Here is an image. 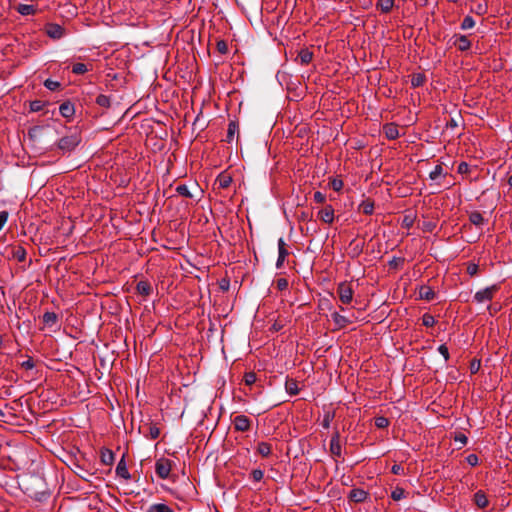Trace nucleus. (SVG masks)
Here are the masks:
<instances>
[{"instance_id":"ea45409f","label":"nucleus","mask_w":512,"mask_h":512,"mask_svg":"<svg viewBox=\"0 0 512 512\" xmlns=\"http://www.w3.org/2000/svg\"><path fill=\"white\" fill-rule=\"evenodd\" d=\"M443 173V168L441 165H436L434 169L430 172L429 177L432 180H436Z\"/></svg>"},{"instance_id":"a19ab883","label":"nucleus","mask_w":512,"mask_h":512,"mask_svg":"<svg viewBox=\"0 0 512 512\" xmlns=\"http://www.w3.org/2000/svg\"><path fill=\"white\" fill-rule=\"evenodd\" d=\"M256 374L254 372H248L244 375V382L246 385L250 386L256 382Z\"/></svg>"},{"instance_id":"3c124183","label":"nucleus","mask_w":512,"mask_h":512,"mask_svg":"<svg viewBox=\"0 0 512 512\" xmlns=\"http://www.w3.org/2000/svg\"><path fill=\"white\" fill-rule=\"evenodd\" d=\"M438 351L444 357L445 361L449 359V350L445 344L440 345Z\"/></svg>"},{"instance_id":"4468645a","label":"nucleus","mask_w":512,"mask_h":512,"mask_svg":"<svg viewBox=\"0 0 512 512\" xmlns=\"http://www.w3.org/2000/svg\"><path fill=\"white\" fill-rule=\"evenodd\" d=\"M419 298L420 299H423V300H426V301H432L435 299L436 297V294L434 292V290L430 287V286H427V285H423L419 288Z\"/></svg>"},{"instance_id":"a211bd4d","label":"nucleus","mask_w":512,"mask_h":512,"mask_svg":"<svg viewBox=\"0 0 512 512\" xmlns=\"http://www.w3.org/2000/svg\"><path fill=\"white\" fill-rule=\"evenodd\" d=\"M331 317L338 329L345 328L350 323L348 318L338 312L332 313Z\"/></svg>"},{"instance_id":"37998d69","label":"nucleus","mask_w":512,"mask_h":512,"mask_svg":"<svg viewBox=\"0 0 512 512\" xmlns=\"http://www.w3.org/2000/svg\"><path fill=\"white\" fill-rule=\"evenodd\" d=\"M330 186L334 191H340L343 188V181L338 178H334L330 181Z\"/></svg>"},{"instance_id":"cd10ccee","label":"nucleus","mask_w":512,"mask_h":512,"mask_svg":"<svg viewBox=\"0 0 512 512\" xmlns=\"http://www.w3.org/2000/svg\"><path fill=\"white\" fill-rule=\"evenodd\" d=\"M257 452L262 457H268L272 452V446L270 443L260 442V443H258V446H257Z\"/></svg>"},{"instance_id":"13d9d810","label":"nucleus","mask_w":512,"mask_h":512,"mask_svg":"<svg viewBox=\"0 0 512 512\" xmlns=\"http://www.w3.org/2000/svg\"><path fill=\"white\" fill-rule=\"evenodd\" d=\"M467 462L472 465V466H475L478 464V457L477 455L475 454H470L468 457H467Z\"/></svg>"},{"instance_id":"9b49d317","label":"nucleus","mask_w":512,"mask_h":512,"mask_svg":"<svg viewBox=\"0 0 512 512\" xmlns=\"http://www.w3.org/2000/svg\"><path fill=\"white\" fill-rule=\"evenodd\" d=\"M318 217L321 221L331 224L334 220V209L331 205H326L318 212Z\"/></svg>"},{"instance_id":"c756f323","label":"nucleus","mask_w":512,"mask_h":512,"mask_svg":"<svg viewBox=\"0 0 512 512\" xmlns=\"http://www.w3.org/2000/svg\"><path fill=\"white\" fill-rule=\"evenodd\" d=\"M147 512H174V510L164 503L153 504Z\"/></svg>"},{"instance_id":"dca6fc26","label":"nucleus","mask_w":512,"mask_h":512,"mask_svg":"<svg viewBox=\"0 0 512 512\" xmlns=\"http://www.w3.org/2000/svg\"><path fill=\"white\" fill-rule=\"evenodd\" d=\"M474 502L481 509L486 508L489 504L486 494L481 490L474 494Z\"/></svg>"},{"instance_id":"4be33fe9","label":"nucleus","mask_w":512,"mask_h":512,"mask_svg":"<svg viewBox=\"0 0 512 512\" xmlns=\"http://www.w3.org/2000/svg\"><path fill=\"white\" fill-rule=\"evenodd\" d=\"M312 58L313 53L308 49H302L297 56V59H299L302 65L309 64L312 61Z\"/></svg>"},{"instance_id":"0e129e2a","label":"nucleus","mask_w":512,"mask_h":512,"mask_svg":"<svg viewBox=\"0 0 512 512\" xmlns=\"http://www.w3.org/2000/svg\"><path fill=\"white\" fill-rule=\"evenodd\" d=\"M508 184L512 187V175L508 178Z\"/></svg>"},{"instance_id":"338daca9","label":"nucleus","mask_w":512,"mask_h":512,"mask_svg":"<svg viewBox=\"0 0 512 512\" xmlns=\"http://www.w3.org/2000/svg\"><path fill=\"white\" fill-rule=\"evenodd\" d=\"M136 390H137V395L139 394L138 390H139V386L137 385L136 387Z\"/></svg>"},{"instance_id":"4c0bfd02","label":"nucleus","mask_w":512,"mask_h":512,"mask_svg":"<svg viewBox=\"0 0 512 512\" xmlns=\"http://www.w3.org/2000/svg\"><path fill=\"white\" fill-rule=\"evenodd\" d=\"M44 102L41 100H34L30 102V111L31 112H39L43 109Z\"/></svg>"},{"instance_id":"7ed1b4c3","label":"nucleus","mask_w":512,"mask_h":512,"mask_svg":"<svg viewBox=\"0 0 512 512\" xmlns=\"http://www.w3.org/2000/svg\"><path fill=\"white\" fill-rule=\"evenodd\" d=\"M498 289L499 287L497 285L486 287L485 289L476 292L474 295V299L478 303L490 301L492 300L494 294L498 291Z\"/></svg>"},{"instance_id":"5fc2aeb1","label":"nucleus","mask_w":512,"mask_h":512,"mask_svg":"<svg viewBox=\"0 0 512 512\" xmlns=\"http://www.w3.org/2000/svg\"><path fill=\"white\" fill-rule=\"evenodd\" d=\"M469 171V165L466 162H461L458 165V172L461 174L467 173Z\"/></svg>"},{"instance_id":"a18cd8bd","label":"nucleus","mask_w":512,"mask_h":512,"mask_svg":"<svg viewBox=\"0 0 512 512\" xmlns=\"http://www.w3.org/2000/svg\"><path fill=\"white\" fill-rule=\"evenodd\" d=\"M216 49L221 54H226L228 51L227 43L224 40H220L216 44Z\"/></svg>"},{"instance_id":"473e14b6","label":"nucleus","mask_w":512,"mask_h":512,"mask_svg":"<svg viewBox=\"0 0 512 512\" xmlns=\"http://www.w3.org/2000/svg\"><path fill=\"white\" fill-rule=\"evenodd\" d=\"M424 81H425V76L423 74L419 73V74L413 75V77L411 79V84L413 87H419L424 84Z\"/></svg>"},{"instance_id":"69168bd1","label":"nucleus","mask_w":512,"mask_h":512,"mask_svg":"<svg viewBox=\"0 0 512 512\" xmlns=\"http://www.w3.org/2000/svg\"><path fill=\"white\" fill-rule=\"evenodd\" d=\"M134 169L130 167L129 173L130 175L133 173Z\"/></svg>"},{"instance_id":"e433bc0d","label":"nucleus","mask_w":512,"mask_h":512,"mask_svg":"<svg viewBox=\"0 0 512 512\" xmlns=\"http://www.w3.org/2000/svg\"><path fill=\"white\" fill-rule=\"evenodd\" d=\"M96 103L101 107H109L110 106V98L106 95H98L96 98Z\"/></svg>"},{"instance_id":"ddd939ff","label":"nucleus","mask_w":512,"mask_h":512,"mask_svg":"<svg viewBox=\"0 0 512 512\" xmlns=\"http://www.w3.org/2000/svg\"><path fill=\"white\" fill-rule=\"evenodd\" d=\"M383 132L389 140H394L399 137V129L395 123L385 124L383 127Z\"/></svg>"},{"instance_id":"f704fd0d","label":"nucleus","mask_w":512,"mask_h":512,"mask_svg":"<svg viewBox=\"0 0 512 512\" xmlns=\"http://www.w3.org/2000/svg\"><path fill=\"white\" fill-rule=\"evenodd\" d=\"M87 71H88V68L84 63H76L72 67V72L77 75L84 74Z\"/></svg>"},{"instance_id":"b1692460","label":"nucleus","mask_w":512,"mask_h":512,"mask_svg":"<svg viewBox=\"0 0 512 512\" xmlns=\"http://www.w3.org/2000/svg\"><path fill=\"white\" fill-rule=\"evenodd\" d=\"M469 220L475 226H482L485 223L483 215L478 211H473L469 214Z\"/></svg>"},{"instance_id":"c03bdc74","label":"nucleus","mask_w":512,"mask_h":512,"mask_svg":"<svg viewBox=\"0 0 512 512\" xmlns=\"http://www.w3.org/2000/svg\"><path fill=\"white\" fill-rule=\"evenodd\" d=\"M375 425L378 428H386L389 425V420L386 417L375 418Z\"/></svg>"},{"instance_id":"f257e3e1","label":"nucleus","mask_w":512,"mask_h":512,"mask_svg":"<svg viewBox=\"0 0 512 512\" xmlns=\"http://www.w3.org/2000/svg\"><path fill=\"white\" fill-rule=\"evenodd\" d=\"M80 141L81 139L76 133L65 136L58 141V148L63 152H70L79 145Z\"/></svg>"},{"instance_id":"20e7f679","label":"nucleus","mask_w":512,"mask_h":512,"mask_svg":"<svg viewBox=\"0 0 512 512\" xmlns=\"http://www.w3.org/2000/svg\"><path fill=\"white\" fill-rule=\"evenodd\" d=\"M136 294L141 297V301L145 300L152 293V285L151 282L146 279H141L137 281L135 286Z\"/></svg>"},{"instance_id":"7c9ffc66","label":"nucleus","mask_w":512,"mask_h":512,"mask_svg":"<svg viewBox=\"0 0 512 512\" xmlns=\"http://www.w3.org/2000/svg\"><path fill=\"white\" fill-rule=\"evenodd\" d=\"M394 5V0H378L377 8H379L383 13H388L392 9Z\"/></svg>"},{"instance_id":"5701e85b","label":"nucleus","mask_w":512,"mask_h":512,"mask_svg":"<svg viewBox=\"0 0 512 512\" xmlns=\"http://www.w3.org/2000/svg\"><path fill=\"white\" fill-rule=\"evenodd\" d=\"M57 321H58V316L54 312L47 311L42 316V322L45 325L53 326V325H55L57 323Z\"/></svg>"},{"instance_id":"de8ad7c7","label":"nucleus","mask_w":512,"mask_h":512,"mask_svg":"<svg viewBox=\"0 0 512 512\" xmlns=\"http://www.w3.org/2000/svg\"><path fill=\"white\" fill-rule=\"evenodd\" d=\"M263 476H264V472L261 469H254L251 472V477L254 481L258 482V481L262 480Z\"/></svg>"},{"instance_id":"2eb2a0df","label":"nucleus","mask_w":512,"mask_h":512,"mask_svg":"<svg viewBox=\"0 0 512 512\" xmlns=\"http://www.w3.org/2000/svg\"><path fill=\"white\" fill-rule=\"evenodd\" d=\"M454 45L457 46L460 51H467L471 47V42L467 36L459 35L456 37Z\"/></svg>"},{"instance_id":"1a4fd4ad","label":"nucleus","mask_w":512,"mask_h":512,"mask_svg":"<svg viewBox=\"0 0 512 512\" xmlns=\"http://www.w3.org/2000/svg\"><path fill=\"white\" fill-rule=\"evenodd\" d=\"M127 452H128V442L125 443V452L123 453L122 458L116 468L117 475L124 480L128 479V467L125 462V457L127 455Z\"/></svg>"},{"instance_id":"f3484780","label":"nucleus","mask_w":512,"mask_h":512,"mask_svg":"<svg viewBox=\"0 0 512 512\" xmlns=\"http://www.w3.org/2000/svg\"><path fill=\"white\" fill-rule=\"evenodd\" d=\"M232 183V177L227 173H221L216 179V184L219 188L226 189Z\"/></svg>"},{"instance_id":"680f3d73","label":"nucleus","mask_w":512,"mask_h":512,"mask_svg":"<svg viewBox=\"0 0 512 512\" xmlns=\"http://www.w3.org/2000/svg\"><path fill=\"white\" fill-rule=\"evenodd\" d=\"M146 6H147V3L146 4L141 3V5L136 6L137 12L143 11Z\"/></svg>"},{"instance_id":"f03ea898","label":"nucleus","mask_w":512,"mask_h":512,"mask_svg":"<svg viewBox=\"0 0 512 512\" xmlns=\"http://www.w3.org/2000/svg\"><path fill=\"white\" fill-rule=\"evenodd\" d=\"M353 289L347 282H341L337 287V294L343 304H349L353 299Z\"/></svg>"},{"instance_id":"f8f14e48","label":"nucleus","mask_w":512,"mask_h":512,"mask_svg":"<svg viewBox=\"0 0 512 512\" xmlns=\"http://www.w3.org/2000/svg\"><path fill=\"white\" fill-rule=\"evenodd\" d=\"M368 497V493L359 488L352 489L349 493V499L355 503H362Z\"/></svg>"},{"instance_id":"c85d7f7f","label":"nucleus","mask_w":512,"mask_h":512,"mask_svg":"<svg viewBox=\"0 0 512 512\" xmlns=\"http://www.w3.org/2000/svg\"><path fill=\"white\" fill-rule=\"evenodd\" d=\"M26 254V250L22 246H17L12 250V257L19 262L25 261Z\"/></svg>"},{"instance_id":"412c9836","label":"nucleus","mask_w":512,"mask_h":512,"mask_svg":"<svg viewBox=\"0 0 512 512\" xmlns=\"http://www.w3.org/2000/svg\"><path fill=\"white\" fill-rule=\"evenodd\" d=\"M239 126L238 123L235 121H230L228 124V130H227V136L226 141L232 142L234 139L235 134H238Z\"/></svg>"},{"instance_id":"864d4df0","label":"nucleus","mask_w":512,"mask_h":512,"mask_svg":"<svg viewBox=\"0 0 512 512\" xmlns=\"http://www.w3.org/2000/svg\"><path fill=\"white\" fill-rule=\"evenodd\" d=\"M391 472L395 475H400L404 472V468L399 464H394L391 468Z\"/></svg>"},{"instance_id":"4d7b16f0","label":"nucleus","mask_w":512,"mask_h":512,"mask_svg":"<svg viewBox=\"0 0 512 512\" xmlns=\"http://www.w3.org/2000/svg\"><path fill=\"white\" fill-rule=\"evenodd\" d=\"M479 368H480V361L473 360L470 365L471 373L474 374V373L478 372Z\"/></svg>"},{"instance_id":"6ab92c4d","label":"nucleus","mask_w":512,"mask_h":512,"mask_svg":"<svg viewBox=\"0 0 512 512\" xmlns=\"http://www.w3.org/2000/svg\"><path fill=\"white\" fill-rule=\"evenodd\" d=\"M16 11L23 16H29V15H34L36 13L37 9L34 5L19 4L16 7Z\"/></svg>"},{"instance_id":"bf43d9fd","label":"nucleus","mask_w":512,"mask_h":512,"mask_svg":"<svg viewBox=\"0 0 512 512\" xmlns=\"http://www.w3.org/2000/svg\"><path fill=\"white\" fill-rule=\"evenodd\" d=\"M455 441L465 445L467 443V437L464 434H458L455 436Z\"/></svg>"},{"instance_id":"bb28decb","label":"nucleus","mask_w":512,"mask_h":512,"mask_svg":"<svg viewBox=\"0 0 512 512\" xmlns=\"http://www.w3.org/2000/svg\"><path fill=\"white\" fill-rule=\"evenodd\" d=\"M359 211L366 215H371L374 212V202L371 200H364L359 205Z\"/></svg>"},{"instance_id":"8fccbe9b","label":"nucleus","mask_w":512,"mask_h":512,"mask_svg":"<svg viewBox=\"0 0 512 512\" xmlns=\"http://www.w3.org/2000/svg\"><path fill=\"white\" fill-rule=\"evenodd\" d=\"M21 367L26 370L33 369L35 367V362H34L33 358L29 357L26 361H23L21 363Z\"/></svg>"},{"instance_id":"39448f33","label":"nucleus","mask_w":512,"mask_h":512,"mask_svg":"<svg viewBox=\"0 0 512 512\" xmlns=\"http://www.w3.org/2000/svg\"><path fill=\"white\" fill-rule=\"evenodd\" d=\"M171 467V461L169 459L161 458L156 462V473L161 479H166L170 474Z\"/></svg>"},{"instance_id":"72a5a7b5","label":"nucleus","mask_w":512,"mask_h":512,"mask_svg":"<svg viewBox=\"0 0 512 512\" xmlns=\"http://www.w3.org/2000/svg\"><path fill=\"white\" fill-rule=\"evenodd\" d=\"M404 497H405V490L401 487H396L391 493V498L395 501H399Z\"/></svg>"},{"instance_id":"423d86ee","label":"nucleus","mask_w":512,"mask_h":512,"mask_svg":"<svg viewBox=\"0 0 512 512\" xmlns=\"http://www.w3.org/2000/svg\"><path fill=\"white\" fill-rule=\"evenodd\" d=\"M233 425L236 431L246 432L251 428V421L245 415H238L234 418Z\"/></svg>"},{"instance_id":"49530a36","label":"nucleus","mask_w":512,"mask_h":512,"mask_svg":"<svg viewBox=\"0 0 512 512\" xmlns=\"http://www.w3.org/2000/svg\"><path fill=\"white\" fill-rule=\"evenodd\" d=\"M334 418V414H331V413H326L324 415V418H323V421H322V426L325 428V429H328L330 427V423L332 421V419Z\"/></svg>"},{"instance_id":"79ce46f5","label":"nucleus","mask_w":512,"mask_h":512,"mask_svg":"<svg viewBox=\"0 0 512 512\" xmlns=\"http://www.w3.org/2000/svg\"><path fill=\"white\" fill-rule=\"evenodd\" d=\"M44 86L51 91H55L60 87V83L51 79H47L44 82Z\"/></svg>"},{"instance_id":"58836bf2","label":"nucleus","mask_w":512,"mask_h":512,"mask_svg":"<svg viewBox=\"0 0 512 512\" xmlns=\"http://www.w3.org/2000/svg\"><path fill=\"white\" fill-rule=\"evenodd\" d=\"M422 324L426 327H432L435 324V319L431 314H424L422 317Z\"/></svg>"},{"instance_id":"603ef678","label":"nucleus","mask_w":512,"mask_h":512,"mask_svg":"<svg viewBox=\"0 0 512 512\" xmlns=\"http://www.w3.org/2000/svg\"><path fill=\"white\" fill-rule=\"evenodd\" d=\"M313 198H314V201L317 203H324L326 201V195L320 191H316L314 193Z\"/></svg>"},{"instance_id":"aec40b11","label":"nucleus","mask_w":512,"mask_h":512,"mask_svg":"<svg viewBox=\"0 0 512 512\" xmlns=\"http://www.w3.org/2000/svg\"><path fill=\"white\" fill-rule=\"evenodd\" d=\"M59 111H60V114L65 118H69V117L73 116L75 113L74 106L70 102L62 103L59 107Z\"/></svg>"},{"instance_id":"09e8293b","label":"nucleus","mask_w":512,"mask_h":512,"mask_svg":"<svg viewBox=\"0 0 512 512\" xmlns=\"http://www.w3.org/2000/svg\"><path fill=\"white\" fill-rule=\"evenodd\" d=\"M276 286L280 291L288 288V280L286 278H279L276 281Z\"/></svg>"},{"instance_id":"052dcab7","label":"nucleus","mask_w":512,"mask_h":512,"mask_svg":"<svg viewBox=\"0 0 512 512\" xmlns=\"http://www.w3.org/2000/svg\"><path fill=\"white\" fill-rule=\"evenodd\" d=\"M458 126V123L457 121L454 119V118H451L449 121H447L446 123V127L447 128H456Z\"/></svg>"},{"instance_id":"6e6552de","label":"nucleus","mask_w":512,"mask_h":512,"mask_svg":"<svg viewBox=\"0 0 512 512\" xmlns=\"http://www.w3.org/2000/svg\"><path fill=\"white\" fill-rule=\"evenodd\" d=\"M289 255V251L287 249V245L283 238H279L278 240V259L276 262V267L280 269L284 262L286 257Z\"/></svg>"},{"instance_id":"393cba45","label":"nucleus","mask_w":512,"mask_h":512,"mask_svg":"<svg viewBox=\"0 0 512 512\" xmlns=\"http://www.w3.org/2000/svg\"><path fill=\"white\" fill-rule=\"evenodd\" d=\"M285 389L290 395H297L299 393L298 382L294 379H287Z\"/></svg>"},{"instance_id":"c9c22d12","label":"nucleus","mask_w":512,"mask_h":512,"mask_svg":"<svg viewBox=\"0 0 512 512\" xmlns=\"http://www.w3.org/2000/svg\"><path fill=\"white\" fill-rule=\"evenodd\" d=\"M176 191L181 196H184L186 198H192V194L190 193L188 187L184 184L178 185L176 187Z\"/></svg>"},{"instance_id":"a878e982","label":"nucleus","mask_w":512,"mask_h":512,"mask_svg":"<svg viewBox=\"0 0 512 512\" xmlns=\"http://www.w3.org/2000/svg\"><path fill=\"white\" fill-rule=\"evenodd\" d=\"M101 462L105 465H111L114 461V454L109 449H102L101 450Z\"/></svg>"},{"instance_id":"2f4dec72","label":"nucleus","mask_w":512,"mask_h":512,"mask_svg":"<svg viewBox=\"0 0 512 512\" xmlns=\"http://www.w3.org/2000/svg\"><path fill=\"white\" fill-rule=\"evenodd\" d=\"M475 26V20L472 16L467 15L464 17L462 23H461V29L462 30H468Z\"/></svg>"},{"instance_id":"0eeeda50","label":"nucleus","mask_w":512,"mask_h":512,"mask_svg":"<svg viewBox=\"0 0 512 512\" xmlns=\"http://www.w3.org/2000/svg\"><path fill=\"white\" fill-rule=\"evenodd\" d=\"M330 453L336 458H340L342 455V447L340 444V433L337 430L332 435V438L330 441Z\"/></svg>"},{"instance_id":"9d476101","label":"nucleus","mask_w":512,"mask_h":512,"mask_svg":"<svg viewBox=\"0 0 512 512\" xmlns=\"http://www.w3.org/2000/svg\"><path fill=\"white\" fill-rule=\"evenodd\" d=\"M46 33L52 39H60L64 35V28L58 24L50 23L46 26Z\"/></svg>"},{"instance_id":"6e6d98bb","label":"nucleus","mask_w":512,"mask_h":512,"mask_svg":"<svg viewBox=\"0 0 512 512\" xmlns=\"http://www.w3.org/2000/svg\"><path fill=\"white\" fill-rule=\"evenodd\" d=\"M477 271H478V265L476 264H470L468 267H467V272L470 276H474L477 274Z\"/></svg>"},{"instance_id":"e2e57ef3","label":"nucleus","mask_w":512,"mask_h":512,"mask_svg":"<svg viewBox=\"0 0 512 512\" xmlns=\"http://www.w3.org/2000/svg\"><path fill=\"white\" fill-rule=\"evenodd\" d=\"M151 434H152V437H153V438H157V437H158V435H159V431H158V430H156V431H152V432H151Z\"/></svg>"}]
</instances>
